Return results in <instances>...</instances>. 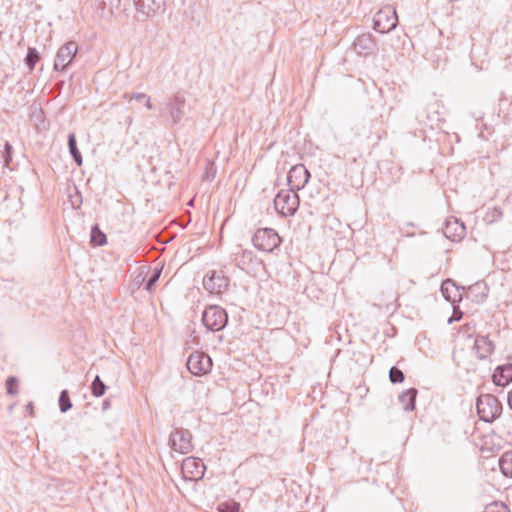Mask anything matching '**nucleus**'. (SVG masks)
I'll return each instance as SVG.
<instances>
[{"label": "nucleus", "instance_id": "obj_20", "mask_svg": "<svg viewBox=\"0 0 512 512\" xmlns=\"http://www.w3.org/2000/svg\"><path fill=\"white\" fill-rule=\"evenodd\" d=\"M417 390L414 388L408 389L399 396V400L405 410L411 411L415 407Z\"/></svg>", "mask_w": 512, "mask_h": 512}, {"label": "nucleus", "instance_id": "obj_3", "mask_svg": "<svg viewBox=\"0 0 512 512\" xmlns=\"http://www.w3.org/2000/svg\"><path fill=\"white\" fill-rule=\"evenodd\" d=\"M230 279L222 270L209 271L203 278V288L211 295L220 296L228 291Z\"/></svg>", "mask_w": 512, "mask_h": 512}, {"label": "nucleus", "instance_id": "obj_2", "mask_svg": "<svg viewBox=\"0 0 512 512\" xmlns=\"http://www.w3.org/2000/svg\"><path fill=\"white\" fill-rule=\"evenodd\" d=\"M299 196L295 190H281L274 199L276 211L284 217L293 216L299 207Z\"/></svg>", "mask_w": 512, "mask_h": 512}, {"label": "nucleus", "instance_id": "obj_31", "mask_svg": "<svg viewBox=\"0 0 512 512\" xmlns=\"http://www.w3.org/2000/svg\"><path fill=\"white\" fill-rule=\"evenodd\" d=\"M389 378L392 383H401L404 381V374L400 369L392 367L389 371Z\"/></svg>", "mask_w": 512, "mask_h": 512}, {"label": "nucleus", "instance_id": "obj_33", "mask_svg": "<svg viewBox=\"0 0 512 512\" xmlns=\"http://www.w3.org/2000/svg\"><path fill=\"white\" fill-rule=\"evenodd\" d=\"M7 393L16 395L18 393V380L15 377H8L6 380Z\"/></svg>", "mask_w": 512, "mask_h": 512}, {"label": "nucleus", "instance_id": "obj_6", "mask_svg": "<svg viewBox=\"0 0 512 512\" xmlns=\"http://www.w3.org/2000/svg\"><path fill=\"white\" fill-rule=\"evenodd\" d=\"M187 368L193 375H206L212 369V360L204 352L196 351L188 357Z\"/></svg>", "mask_w": 512, "mask_h": 512}, {"label": "nucleus", "instance_id": "obj_28", "mask_svg": "<svg viewBox=\"0 0 512 512\" xmlns=\"http://www.w3.org/2000/svg\"><path fill=\"white\" fill-rule=\"evenodd\" d=\"M503 217V211L500 207H494L487 211L485 220L489 223H494Z\"/></svg>", "mask_w": 512, "mask_h": 512}, {"label": "nucleus", "instance_id": "obj_26", "mask_svg": "<svg viewBox=\"0 0 512 512\" xmlns=\"http://www.w3.org/2000/svg\"><path fill=\"white\" fill-rule=\"evenodd\" d=\"M106 391V385L102 382L99 376H96L91 384V392L95 397H101Z\"/></svg>", "mask_w": 512, "mask_h": 512}, {"label": "nucleus", "instance_id": "obj_11", "mask_svg": "<svg viewBox=\"0 0 512 512\" xmlns=\"http://www.w3.org/2000/svg\"><path fill=\"white\" fill-rule=\"evenodd\" d=\"M185 97L181 94H175L167 103L166 109L172 121V125L178 124L184 116Z\"/></svg>", "mask_w": 512, "mask_h": 512}, {"label": "nucleus", "instance_id": "obj_23", "mask_svg": "<svg viewBox=\"0 0 512 512\" xmlns=\"http://www.w3.org/2000/svg\"><path fill=\"white\" fill-rule=\"evenodd\" d=\"M123 97L128 101L136 100L140 103H144L148 110L153 108L150 97L145 93H125Z\"/></svg>", "mask_w": 512, "mask_h": 512}, {"label": "nucleus", "instance_id": "obj_27", "mask_svg": "<svg viewBox=\"0 0 512 512\" xmlns=\"http://www.w3.org/2000/svg\"><path fill=\"white\" fill-rule=\"evenodd\" d=\"M59 407H60L61 412H63V413L67 412L72 407V403L70 401L69 394H68L67 390H63L60 393Z\"/></svg>", "mask_w": 512, "mask_h": 512}, {"label": "nucleus", "instance_id": "obj_13", "mask_svg": "<svg viewBox=\"0 0 512 512\" xmlns=\"http://www.w3.org/2000/svg\"><path fill=\"white\" fill-rule=\"evenodd\" d=\"M445 237L452 241H459L465 235V226L457 219L448 220L443 229Z\"/></svg>", "mask_w": 512, "mask_h": 512}, {"label": "nucleus", "instance_id": "obj_10", "mask_svg": "<svg viewBox=\"0 0 512 512\" xmlns=\"http://www.w3.org/2000/svg\"><path fill=\"white\" fill-rule=\"evenodd\" d=\"M78 47L75 42H68L59 48L54 61V69L63 71L74 59Z\"/></svg>", "mask_w": 512, "mask_h": 512}, {"label": "nucleus", "instance_id": "obj_34", "mask_svg": "<svg viewBox=\"0 0 512 512\" xmlns=\"http://www.w3.org/2000/svg\"><path fill=\"white\" fill-rule=\"evenodd\" d=\"M227 322H202V325L207 331H219L225 327Z\"/></svg>", "mask_w": 512, "mask_h": 512}, {"label": "nucleus", "instance_id": "obj_5", "mask_svg": "<svg viewBox=\"0 0 512 512\" xmlns=\"http://www.w3.org/2000/svg\"><path fill=\"white\" fill-rule=\"evenodd\" d=\"M252 241L257 249L265 252H272L281 243L280 237L276 231L271 228L258 229Z\"/></svg>", "mask_w": 512, "mask_h": 512}, {"label": "nucleus", "instance_id": "obj_16", "mask_svg": "<svg viewBox=\"0 0 512 512\" xmlns=\"http://www.w3.org/2000/svg\"><path fill=\"white\" fill-rule=\"evenodd\" d=\"M353 47L358 54L366 55L374 50L375 43L369 35L363 34L355 39Z\"/></svg>", "mask_w": 512, "mask_h": 512}, {"label": "nucleus", "instance_id": "obj_30", "mask_svg": "<svg viewBox=\"0 0 512 512\" xmlns=\"http://www.w3.org/2000/svg\"><path fill=\"white\" fill-rule=\"evenodd\" d=\"M161 271L162 269L161 268H155L153 273L151 274V276L149 277L147 283H146V286H145V289L147 291H152L154 285L156 284V282L158 281L160 275H161Z\"/></svg>", "mask_w": 512, "mask_h": 512}, {"label": "nucleus", "instance_id": "obj_15", "mask_svg": "<svg viewBox=\"0 0 512 512\" xmlns=\"http://www.w3.org/2000/svg\"><path fill=\"white\" fill-rule=\"evenodd\" d=\"M464 295L472 301L483 302L487 297V287L485 284L477 282L469 286L468 289L464 288Z\"/></svg>", "mask_w": 512, "mask_h": 512}, {"label": "nucleus", "instance_id": "obj_39", "mask_svg": "<svg viewBox=\"0 0 512 512\" xmlns=\"http://www.w3.org/2000/svg\"><path fill=\"white\" fill-rule=\"evenodd\" d=\"M508 404L510 408L512 409V390L508 394Z\"/></svg>", "mask_w": 512, "mask_h": 512}, {"label": "nucleus", "instance_id": "obj_41", "mask_svg": "<svg viewBox=\"0 0 512 512\" xmlns=\"http://www.w3.org/2000/svg\"><path fill=\"white\" fill-rule=\"evenodd\" d=\"M27 408H28V410H32V404H29V405L27 406Z\"/></svg>", "mask_w": 512, "mask_h": 512}, {"label": "nucleus", "instance_id": "obj_29", "mask_svg": "<svg viewBox=\"0 0 512 512\" xmlns=\"http://www.w3.org/2000/svg\"><path fill=\"white\" fill-rule=\"evenodd\" d=\"M219 512H239V504L235 501H225L218 505Z\"/></svg>", "mask_w": 512, "mask_h": 512}, {"label": "nucleus", "instance_id": "obj_40", "mask_svg": "<svg viewBox=\"0 0 512 512\" xmlns=\"http://www.w3.org/2000/svg\"><path fill=\"white\" fill-rule=\"evenodd\" d=\"M463 328H464L466 331H468V330L470 329L469 324H465Z\"/></svg>", "mask_w": 512, "mask_h": 512}, {"label": "nucleus", "instance_id": "obj_25", "mask_svg": "<svg viewBox=\"0 0 512 512\" xmlns=\"http://www.w3.org/2000/svg\"><path fill=\"white\" fill-rule=\"evenodd\" d=\"M40 55L35 48H28V52L25 58V63L28 66L29 70L32 71L39 61Z\"/></svg>", "mask_w": 512, "mask_h": 512}, {"label": "nucleus", "instance_id": "obj_21", "mask_svg": "<svg viewBox=\"0 0 512 512\" xmlns=\"http://www.w3.org/2000/svg\"><path fill=\"white\" fill-rule=\"evenodd\" d=\"M68 147L69 152L73 158V160L76 162L78 166H81L83 163L82 155L77 147L76 143V136L74 133H70L68 135Z\"/></svg>", "mask_w": 512, "mask_h": 512}, {"label": "nucleus", "instance_id": "obj_14", "mask_svg": "<svg viewBox=\"0 0 512 512\" xmlns=\"http://www.w3.org/2000/svg\"><path fill=\"white\" fill-rule=\"evenodd\" d=\"M512 381V364L499 366L493 374V382L498 386H506Z\"/></svg>", "mask_w": 512, "mask_h": 512}, {"label": "nucleus", "instance_id": "obj_35", "mask_svg": "<svg viewBox=\"0 0 512 512\" xmlns=\"http://www.w3.org/2000/svg\"><path fill=\"white\" fill-rule=\"evenodd\" d=\"M453 304V314L448 318V320H461L464 316L463 312L460 310L458 306Z\"/></svg>", "mask_w": 512, "mask_h": 512}, {"label": "nucleus", "instance_id": "obj_36", "mask_svg": "<svg viewBox=\"0 0 512 512\" xmlns=\"http://www.w3.org/2000/svg\"><path fill=\"white\" fill-rule=\"evenodd\" d=\"M357 129L356 134L358 136H368L370 134V128L369 127H362L361 131L358 129V124H355V127Z\"/></svg>", "mask_w": 512, "mask_h": 512}, {"label": "nucleus", "instance_id": "obj_18", "mask_svg": "<svg viewBox=\"0 0 512 512\" xmlns=\"http://www.w3.org/2000/svg\"><path fill=\"white\" fill-rule=\"evenodd\" d=\"M474 348L479 358L484 359L493 351L492 342L485 336H479L475 339Z\"/></svg>", "mask_w": 512, "mask_h": 512}, {"label": "nucleus", "instance_id": "obj_32", "mask_svg": "<svg viewBox=\"0 0 512 512\" xmlns=\"http://www.w3.org/2000/svg\"><path fill=\"white\" fill-rule=\"evenodd\" d=\"M484 512H510V510L501 502H493L486 506Z\"/></svg>", "mask_w": 512, "mask_h": 512}, {"label": "nucleus", "instance_id": "obj_19", "mask_svg": "<svg viewBox=\"0 0 512 512\" xmlns=\"http://www.w3.org/2000/svg\"><path fill=\"white\" fill-rule=\"evenodd\" d=\"M201 320H228V315L221 306L210 305L203 311Z\"/></svg>", "mask_w": 512, "mask_h": 512}, {"label": "nucleus", "instance_id": "obj_22", "mask_svg": "<svg viewBox=\"0 0 512 512\" xmlns=\"http://www.w3.org/2000/svg\"><path fill=\"white\" fill-rule=\"evenodd\" d=\"M499 467L505 476L512 478V452H506L500 457Z\"/></svg>", "mask_w": 512, "mask_h": 512}, {"label": "nucleus", "instance_id": "obj_12", "mask_svg": "<svg viewBox=\"0 0 512 512\" xmlns=\"http://www.w3.org/2000/svg\"><path fill=\"white\" fill-rule=\"evenodd\" d=\"M441 293L447 301L455 303L462 300L464 287H459L453 280L446 279L441 284Z\"/></svg>", "mask_w": 512, "mask_h": 512}, {"label": "nucleus", "instance_id": "obj_4", "mask_svg": "<svg viewBox=\"0 0 512 512\" xmlns=\"http://www.w3.org/2000/svg\"><path fill=\"white\" fill-rule=\"evenodd\" d=\"M374 30L379 33H388L393 30L398 23L396 10L391 6L380 9L373 17Z\"/></svg>", "mask_w": 512, "mask_h": 512}, {"label": "nucleus", "instance_id": "obj_24", "mask_svg": "<svg viewBox=\"0 0 512 512\" xmlns=\"http://www.w3.org/2000/svg\"><path fill=\"white\" fill-rule=\"evenodd\" d=\"M91 243L96 246H101L106 243V235L97 225L93 226L91 229Z\"/></svg>", "mask_w": 512, "mask_h": 512}, {"label": "nucleus", "instance_id": "obj_17", "mask_svg": "<svg viewBox=\"0 0 512 512\" xmlns=\"http://www.w3.org/2000/svg\"><path fill=\"white\" fill-rule=\"evenodd\" d=\"M136 9L149 16L155 13L162 5L161 0H134Z\"/></svg>", "mask_w": 512, "mask_h": 512}, {"label": "nucleus", "instance_id": "obj_7", "mask_svg": "<svg viewBox=\"0 0 512 512\" xmlns=\"http://www.w3.org/2000/svg\"><path fill=\"white\" fill-rule=\"evenodd\" d=\"M169 445L180 454H188L193 449L192 434L185 429H176L170 435Z\"/></svg>", "mask_w": 512, "mask_h": 512}, {"label": "nucleus", "instance_id": "obj_9", "mask_svg": "<svg viewBox=\"0 0 512 512\" xmlns=\"http://www.w3.org/2000/svg\"><path fill=\"white\" fill-rule=\"evenodd\" d=\"M310 173L303 164L294 165L288 172L287 181L290 189L298 191L305 187Z\"/></svg>", "mask_w": 512, "mask_h": 512}, {"label": "nucleus", "instance_id": "obj_37", "mask_svg": "<svg viewBox=\"0 0 512 512\" xmlns=\"http://www.w3.org/2000/svg\"><path fill=\"white\" fill-rule=\"evenodd\" d=\"M12 149V146L7 142L5 144V151H6V159L5 162L8 164L9 160L11 159L10 151Z\"/></svg>", "mask_w": 512, "mask_h": 512}, {"label": "nucleus", "instance_id": "obj_1", "mask_svg": "<svg viewBox=\"0 0 512 512\" xmlns=\"http://www.w3.org/2000/svg\"><path fill=\"white\" fill-rule=\"evenodd\" d=\"M476 408L479 418L485 422L494 421L502 411L501 403L491 394L480 395L477 398Z\"/></svg>", "mask_w": 512, "mask_h": 512}, {"label": "nucleus", "instance_id": "obj_38", "mask_svg": "<svg viewBox=\"0 0 512 512\" xmlns=\"http://www.w3.org/2000/svg\"><path fill=\"white\" fill-rule=\"evenodd\" d=\"M110 407V402L109 400H104L103 403H102V409L103 410H106Z\"/></svg>", "mask_w": 512, "mask_h": 512}, {"label": "nucleus", "instance_id": "obj_8", "mask_svg": "<svg viewBox=\"0 0 512 512\" xmlns=\"http://www.w3.org/2000/svg\"><path fill=\"white\" fill-rule=\"evenodd\" d=\"M206 467L200 458L187 457L181 465L183 478L190 481H198L204 476Z\"/></svg>", "mask_w": 512, "mask_h": 512}]
</instances>
